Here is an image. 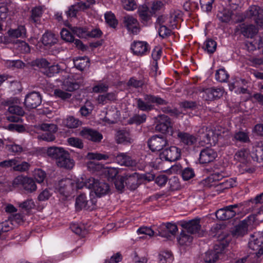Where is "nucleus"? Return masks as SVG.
<instances>
[{
    "label": "nucleus",
    "instance_id": "obj_1",
    "mask_svg": "<svg viewBox=\"0 0 263 263\" xmlns=\"http://www.w3.org/2000/svg\"><path fill=\"white\" fill-rule=\"evenodd\" d=\"M47 154L49 157L55 159L57 165L61 167L71 169L74 165L68 152L61 147H50L47 149Z\"/></svg>",
    "mask_w": 263,
    "mask_h": 263
},
{
    "label": "nucleus",
    "instance_id": "obj_2",
    "mask_svg": "<svg viewBox=\"0 0 263 263\" xmlns=\"http://www.w3.org/2000/svg\"><path fill=\"white\" fill-rule=\"evenodd\" d=\"M144 98L136 99L137 108L143 111H149L154 108V103L157 105H165L167 102L164 99L152 95L144 94Z\"/></svg>",
    "mask_w": 263,
    "mask_h": 263
},
{
    "label": "nucleus",
    "instance_id": "obj_3",
    "mask_svg": "<svg viewBox=\"0 0 263 263\" xmlns=\"http://www.w3.org/2000/svg\"><path fill=\"white\" fill-rule=\"evenodd\" d=\"M155 130L162 134H167L171 136L173 132L177 128L174 126L171 119L167 116L161 115L157 117V123L155 127Z\"/></svg>",
    "mask_w": 263,
    "mask_h": 263
},
{
    "label": "nucleus",
    "instance_id": "obj_4",
    "mask_svg": "<svg viewBox=\"0 0 263 263\" xmlns=\"http://www.w3.org/2000/svg\"><path fill=\"white\" fill-rule=\"evenodd\" d=\"M248 247L257 257L263 255V233L255 232L251 235Z\"/></svg>",
    "mask_w": 263,
    "mask_h": 263
},
{
    "label": "nucleus",
    "instance_id": "obj_5",
    "mask_svg": "<svg viewBox=\"0 0 263 263\" xmlns=\"http://www.w3.org/2000/svg\"><path fill=\"white\" fill-rule=\"evenodd\" d=\"M255 220L254 215H249L236 225L232 231V234L235 237H242L247 233L249 229H251Z\"/></svg>",
    "mask_w": 263,
    "mask_h": 263
},
{
    "label": "nucleus",
    "instance_id": "obj_6",
    "mask_svg": "<svg viewBox=\"0 0 263 263\" xmlns=\"http://www.w3.org/2000/svg\"><path fill=\"white\" fill-rule=\"evenodd\" d=\"M86 185L87 188L92 189L98 197L107 194L110 191L109 186L107 183L101 182L93 178L88 179Z\"/></svg>",
    "mask_w": 263,
    "mask_h": 263
},
{
    "label": "nucleus",
    "instance_id": "obj_7",
    "mask_svg": "<svg viewBox=\"0 0 263 263\" xmlns=\"http://www.w3.org/2000/svg\"><path fill=\"white\" fill-rule=\"evenodd\" d=\"M17 98H13L7 102L9 105L8 111L12 115L7 116V119L10 122H19L21 120L20 117L25 114V111L22 107L14 104V102L17 103Z\"/></svg>",
    "mask_w": 263,
    "mask_h": 263
},
{
    "label": "nucleus",
    "instance_id": "obj_8",
    "mask_svg": "<svg viewBox=\"0 0 263 263\" xmlns=\"http://www.w3.org/2000/svg\"><path fill=\"white\" fill-rule=\"evenodd\" d=\"M242 206L241 203L234 204L224 206L216 212V216L220 220H226L234 217L239 212V208Z\"/></svg>",
    "mask_w": 263,
    "mask_h": 263
},
{
    "label": "nucleus",
    "instance_id": "obj_9",
    "mask_svg": "<svg viewBox=\"0 0 263 263\" xmlns=\"http://www.w3.org/2000/svg\"><path fill=\"white\" fill-rule=\"evenodd\" d=\"M225 246L221 242L215 245L213 250H209L205 252L204 260L206 263L216 262L223 254Z\"/></svg>",
    "mask_w": 263,
    "mask_h": 263
},
{
    "label": "nucleus",
    "instance_id": "obj_10",
    "mask_svg": "<svg viewBox=\"0 0 263 263\" xmlns=\"http://www.w3.org/2000/svg\"><path fill=\"white\" fill-rule=\"evenodd\" d=\"M246 17L254 20L259 26L263 27V9L260 7L253 5L246 12Z\"/></svg>",
    "mask_w": 263,
    "mask_h": 263
},
{
    "label": "nucleus",
    "instance_id": "obj_11",
    "mask_svg": "<svg viewBox=\"0 0 263 263\" xmlns=\"http://www.w3.org/2000/svg\"><path fill=\"white\" fill-rule=\"evenodd\" d=\"M74 180L67 178L60 180L56 185V190L66 197L73 192Z\"/></svg>",
    "mask_w": 263,
    "mask_h": 263
},
{
    "label": "nucleus",
    "instance_id": "obj_12",
    "mask_svg": "<svg viewBox=\"0 0 263 263\" xmlns=\"http://www.w3.org/2000/svg\"><path fill=\"white\" fill-rule=\"evenodd\" d=\"M123 23L130 33L137 34L140 31L138 21L132 15H126L124 16L123 18Z\"/></svg>",
    "mask_w": 263,
    "mask_h": 263
},
{
    "label": "nucleus",
    "instance_id": "obj_13",
    "mask_svg": "<svg viewBox=\"0 0 263 263\" xmlns=\"http://www.w3.org/2000/svg\"><path fill=\"white\" fill-rule=\"evenodd\" d=\"M180 156V149L176 146H171L168 148H165L160 153L161 159L170 162L178 160Z\"/></svg>",
    "mask_w": 263,
    "mask_h": 263
},
{
    "label": "nucleus",
    "instance_id": "obj_14",
    "mask_svg": "<svg viewBox=\"0 0 263 263\" xmlns=\"http://www.w3.org/2000/svg\"><path fill=\"white\" fill-rule=\"evenodd\" d=\"M171 136L178 138L180 142L186 145H192L197 141L196 138L187 133L180 132L179 129L171 133Z\"/></svg>",
    "mask_w": 263,
    "mask_h": 263
},
{
    "label": "nucleus",
    "instance_id": "obj_15",
    "mask_svg": "<svg viewBox=\"0 0 263 263\" xmlns=\"http://www.w3.org/2000/svg\"><path fill=\"white\" fill-rule=\"evenodd\" d=\"M148 144L153 152L160 151L168 144V141L162 136H154L148 141Z\"/></svg>",
    "mask_w": 263,
    "mask_h": 263
},
{
    "label": "nucleus",
    "instance_id": "obj_16",
    "mask_svg": "<svg viewBox=\"0 0 263 263\" xmlns=\"http://www.w3.org/2000/svg\"><path fill=\"white\" fill-rule=\"evenodd\" d=\"M181 226L187 230V233L198 234L199 235H202L200 220L199 219H193L189 221H181Z\"/></svg>",
    "mask_w": 263,
    "mask_h": 263
},
{
    "label": "nucleus",
    "instance_id": "obj_17",
    "mask_svg": "<svg viewBox=\"0 0 263 263\" xmlns=\"http://www.w3.org/2000/svg\"><path fill=\"white\" fill-rule=\"evenodd\" d=\"M41 95L35 91L27 95L24 101L26 107L29 109L36 108L41 104Z\"/></svg>",
    "mask_w": 263,
    "mask_h": 263
},
{
    "label": "nucleus",
    "instance_id": "obj_18",
    "mask_svg": "<svg viewBox=\"0 0 263 263\" xmlns=\"http://www.w3.org/2000/svg\"><path fill=\"white\" fill-rule=\"evenodd\" d=\"M247 84V81L245 79L237 78L229 84V89L237 93H247L248 91L246 87Z\"/></svg>",
    "mask_w": 263,
    "mask_h": 263
},
{
    "label": "nucleus",
    "instance_id": "obj_19",
    "mask_svg": "<svg viewBox=\"0 0 263 263\" xmlns=\"http://www.w3.org/2000/svg\"><path fill=\"white\" fill-rule=\"evenodd\" d=\"M40 128L42 130L49 132L42 136V139L48 142L53 141L55 139V136L53 134L57 130V127L54 124L43 123Z\"/></svg>",
    "mask_w": 263,
    "mask_h": 263
},
{
    "label": "nucleus",
    "instance_id": "obj_20",
    "mask_svg": "<svg viewBox=\"0 0 263 263\" xmlns=\"http://www.w3.org/2000/svg\"><path fill=\"white\" fill-rule=\"evenodd\" d=\"M217 156V153L214 149L208 147L204 148L200 153L199 162L202 164L211 162Z\"/></svg>",
    "mask_w": 263,
    "mask_h": 263
},
{
    "label": "nucleus",
    "instance_id": "obj_21",
    "mask_svg": "<svg viewBox=\"0 0 263 263\" xmlns=\"http://www.w3.org/2000/svg\"><path fill=\"white\" fill-rule=\"evenodd\" d=\"M76 208L77 210L86 209L91 210L93 209L92 201L87 200L86 195L81 194L76 198Z\"/></svg>",
    "mask_w": 263,
    "mask_h": 263
},
{
    "label": "nucleus",
    "instance_id": "obj_22",
    "mask_svg": "<svg viewBox=\"0 0 263 263\" xmlns=\"http://www.w3.org/2000/svg\"><path fill=\"white\" fill-rule=\"evenodd\" d=\"M80 134L84 138L93 142H100L103 138L102 135L99 132L86 127L83 128Z\"/></svg>",
    "mask_w": 263,
    "mask_h": 263
},
{
    "label": "nucleus",
    "instance_id": "obj_23",
    "mask_svg": "<svg viewBox=\"0 0 263 263\" xmlns=\"http://www.w3.org/2000/svg\"><path fill=\"white\" fill-rule=\"evenodd\" d=\"M236 31L240 33L247 37H253L258 32L257 29L253 25H246L242 24L238 26L236 29Z\"/></svg>",
    "mask_w": 263,
    "mask_h": 263
},
{
    "label": "nucleus",
    "instance_id": "obj_24",
    "mask_svg": "<svg viewBox=\"0 0 263 263\" xmlns=\"http://www.w3.org/2000/svg\"><path fill=\"white\" fill-rule=\"evenodd\" d=\"M130 48L135 55H143L148 52L149 46L145 42L138 41L134 42L131 45Z\"/></svg>",
    "mask_w": 263,
    "mask_h": 263
},
{
    "label": "nucleus",
    "instance_id": "obj_25",
    "mask_svg": "<svg viewBox=\"0 0 263 263\" xmlns=\"http://www.w3.org/2000/svg\"><path fill=\"white\" fill-rule=\"evenodd\" d=\"M206 132L205 133L200 132L201 135L200 136V138L202 139L203 142L204 144H214L217 141V136L215 135L213 130L211 129H208L205 128Z\"/></svg>",
    "mask_w": 263,
    "mask_h": 263
},
{
    "label": "nucleus",
    "instance_id": "obj_26",
    "mask_svg": "<svg viewBox=\"0 0 263 263\" xmlns=\"http://www.w3.org/2000/svg\"><path fill=\"white\" fill-rule=\"evenodd\" d=\"M116 140L118 143L124 144H130L134 141L130 134L126 130L118 131L116 134Z\"/></svg>",
    "mask_w": 263,
    "mask_h": 263
},
{
    "label": "nucleus",
    "instance_id": "obj_27",
    "mask_svg": "<svg viewBox=\"0 0 263 263\" xmlns=\"http://www.w3.org/2000/svg\"><path fill=\"white\" fill-rule=\"evenodd\" d=\"M116 161L121 165L133 166L135 164L131 157L126 153H119L116 157Z\"/></svg>",
    "mask_w": 263,
    "mask_h": 263
},
{
    "label": "nucleus",
    "instance_id": "obj_28",
    "mask_svg": "<svg viewBox=\"0 0 263 263\" xmlns=\"http://www.w3.org/2000/svg\"><path fill=\"white\" fill-rule=\"evenodd\" d=\"M42 41L45 46L50 47L57 44L58 40L55 34L47 31L43 35Z\"/></svg>",
    "mask_w": 263,
    "mask_h": 263
},
{
    "label": "nucleus",
    "instance_id": "obj_29",
    "mask_svg": "<svg viewBox=\"0 0 263 263\" xmlns=\"http://www.w3.org/2000/svg\"><path fill=\"white\" fill-rule=\"evenodd\" d=\"M43 13L42 7L38 6L33 8L31 10V14L30 17V21L35 24H39L41 23V19Z\"/></svg>",
    "mask_w": 263,
    "mask_h": 263
},
{
    "label": "nucleus",
    "instance_id": "obj_30",
    "mask_svg": "<svg viewBox=\"0 0 263 263\" xmlns=\"http://www.w3.org/2000/svg\"><path fill=\"white\" fill-rule=\"evenodd\" d=\"M8 34L13 38L24 37L26 36V30L24 26L21 25L15 29L9 30Z\"/></svg>",
    "mask_w": 263,
    "mask_h": 263
},
{
    "label": "nucleus",
    "instance_id": "obj_31",
    "mask_svg": "<svg viewBox=\"0 0 263 263\" xmlns=\"http://www.w3.org/2000/svg\"><path fill=\"white\" fill-rule=\"evenodd\" d=\"M179 244L181 246H189L192 240L193 237L184 232H182L177 238Z\"/></svg>",
    "mask_w": 263,
    "mask_h": 263
},
{
    "label": "nucleus",
    "instance_id": "obj_32",
    "mask_svg": "<svg viewBox=\"0 0 263 263\" xmlns=\"http://www.w3.org/2000/svg\"><path fill=\"white\" fill-rule=\"evenodd\" d=\"M182 13L179 10H171L170 13L171 27L174 29L176 27L177 22L182 17Z\"/></svg>",
    "mask_w": 263,
    "mask_h": 263
},
{
    "label": "nucleus",
    "instance_id": "obj_33",
    "mask_svg": "<svg viewBox=\"0 0 263 263\" xmlns=\"http://www.w3.org/2000/svg\"><path fill=\"white\" fill-rule=\"evenodd\" d=\"M216 47V42L212 39L206 40L202 46L203 50L209 54L213 53L215 51Z\"/></svg>",
    "mask_w": 263,
    "mask_h": 263
},
{
    "label": "nucleus",
    "instance_id": "obj_34",
    "mask_svg": "<svg viewBox=\"0 0 263 263\" xmlns=\"http://www.w3.org/2000/svg\"><path fill=\"white\" fill-rule=\"evenodd\" d=\"M125 177V183L132 189H135L137 186V175L136 173L130 175L126 174Z\"/></svg>",
    "mask_w": 263,
    "mask_h": 263
},
{
    "label": "nucleus",
    "instance_id": "obj_35",
    "mask_svg": "<svg viewBox=\"0 0 263 263\" xmlns=\"http://www.w3.org/2000/svg\"><path fill=\"white\" fill-rule=\"evenodd\" d=\"M232 12L229 9H223L217 14V18L223 23H228L231 20Z\"/></svg>",
    "mask_w": 263,
    "mask_h": 263
},
{
    "label": "nucleus",
    "instance_id": "obj_36",
    "mask_svg": "<svg viewBox=\"0 0 263 263\" xmlns=\"http://www.w3.org/2000/svg\"><path fill=\"white\" fill-rule=\"evenodd\" d=\"M61 69L62 68L58 64L52 66L49 65L48 67L43 70V72L48 77H53L55 73H59Z\"/></svg>",
    "mask_w": 263,
    "mask_h": 263
},
{
    "label": "nucleus",
    "instance_id": "obj_37",
    "mask_svg": "<svg viewBox=\"0 0 263 263\" xmlns=\"http://www.w3.org/2000/svg\"><path fill=\"white\" fill-rule=\"evenodd\" d=\"M23 188L26 191L31 193L36 190V185L32 178L26 177L24 181Z\"/></svg>",
    "mask_w": 263,
    "mask_h": 263
},
{
    "label": "nucleus",
    "instance_id": "obj_38",
    "mask_svg": "<svg viewBox=\"0 0 263 263\" xmlns=\"http://www.w3.org/2000/svg\"><path fill=\"white\" fill-rule=\"evenodd\" d=\"M172 254L168 251L162 252L158 256V261L160 263H172Z\"/></svg>",
    "mask_w": 263,
    "mask_h": 263
},
{
    "label": "nucleus",
    "instance_id": "obj_39",
    "mask_svg": "<svg viewBox=\"0 0 263 263\" xmlns=\"http://www.w3.org/2000/svg\"><path fill=\"white\" fill-rule=\"evenodd\" d=\"M74 66L80 70H83L89 66V61L87 58H79L74 61Z\"/></svg>",
    "mask_w": 263,
    "mask_h": 263
},
{
    "label": "nucleus",
    "instance_id": "obj_40",
    "mask_svg": "<svg viewBox=\"0 0 263 263\" xmlns=\"http://www.w3.org/2000/svg\"><path fill=\"white\" fill-rule=\"evenodd\" d=\"M64 124L68 128H77L81 124V122L73 117H68L64 122Z\"/></svg>",
    "mask_w": 263,
    "mask_h": 263
},
{
    "label": "nucleus",
    "instance_id": "obj_41",
    "mask_svg": "<svg viewBox=\"0 0 263 263\" xmlns=\"http://www.w3.org/2000/svg\"><path fill=\"white\" fill-rule=\"evenodd\" d=\"M116 95L114 93H108L106 95H100L98 97V101L99 103L106 104L108 101L115 100Z\"/></svg>",
    "mask_w": 263,
    "mask_h": 263
},
{
    "label": "nucleus",
    "instance_id": "obj_42",
    "mask_svg": "<svg viewBox=\"0 0 263 263\" xmlns=\"http://www.w3.org/2000/svg\"><path fill=\"white\" fill-rule=\"evenodd\" d=\"M229 75L224 69H220L215 73L216 80L220 82H225L228 79Z\"/></svg>",
    "mask_w": 263,
    "mask_h": 263
},
{
    "label": "nucleus",
    "instance_id": "obj_43",
    "mask_svg": "<svg viewBox=\"0 0 263 263\" xmlns=\"http://www.w3.org/2000/svg\"><path fill=\"white\" fill-rule=\"evenodd\" d=\"M146 119V116L145 114L135 115L129 119L128 122L129 124H136L139 125L144 123Z\"/></svg>",
    "mask_w": 263,
    "mask_h": 263
},
{
    "label": "nucleus",
    "instance_id": "obj_44",
    "mask_svg": "<svg viewBox=\"0 0 263 263\" xmlns=\"http://www.w3.org/2000/svg\"><path fill=\"white\" fill-rule=\"evenodd\" d=\"M87 158L89 160H107L109 156L107 154H100L98 153H88L87 155Z\"/></svg>",
    "mask_w": 263,
    "mask_h": 263
},
{
    "label": "nucleus",
    "instance_id": "obj_45",
    "mask_svg": "<svg viewBox=\"0 0 263 263\" xmlns=\"http://www.w3.org/2000/svg\"><path fill=\"white\" fill-rule=\"evenodd\" d=\"M15 45L17 50L22 53H28L30 52V48L29 45L24 41L18 40Z\"/></svg>",
    "mask_w": 263,
    "mask_h": 263
},
{
    "label": "nucleus",
    "instance_id": "obj_46",
    "mask_svg": "<svg viewBox=\"0 0 263 263\" xmlns=\"http://www.w3.org/2000/svg\"><path fill=\"white\" fill-rule=\"evenodd\" d=\"M105 18L106 22L112 28H115L118 24L115 15L111 12H108L105 14Z\"/></svg>",
    "mask_w": 263,
    "mask_h": 263
},
{
    "label": "nucleus",
    "instance_id": "obj_47",
    "mask_svg": "<svg viewBox=\"0 0 263 263\" xmlns=\"http://www.w3.org/2000/svg\"><path fill=\"white\" fill-rule=\"evenodd\" d=\"M138 12L139 16L142 21H147L150 18L148 9L146 6H142L139 7Z\"/></svg>",
    "mask_w": 263,
    "mask_h": 263
},
{
    "label": "nucleus",
    "instance_id": "obj_48",
    "mask_svg": "<svg viewBox=\"0 0 263 263\" xmlns=\"http://www.w3.org/2000/svg\"><path fill=\"white\" fill-rule=\"evenodd\" d=\"M161 231L165 230H168L171 236H174L178 231L177 227L176 224L171 223H167L166 224H161Z\"/></svg>",
    "mask_w": 263,
    "mask_h": 263
},
{
    "label": "nucleus",
    "instance_id": "obj_49",
    "mask_svg": "<svg viewBox=\"0 0 263 263\" xmlns=\"http://www.w3.org/2000/svg\"><path fill=\"white\" fill-rule=\"evenodd\" d=\"M145 83V81L143 80H137L135 78H131L127 82L128 86L133 87L135 88L142 87Z\"/></svg>",
    "mask_w": 263,
    "mask_h": 263
},
{
    "label": "nucleus",
    "instance_id": "obj_50",
    "mask_svg": "<svg viewBox=\"0 0 263 263\" xmlns=\"http://www.w3.org/2000/svg\"><path fill=\"white\" fill-rule=\"evenodd\" d=\"M235 140L241 142H247L249 141V137L247 133L239 131L236 133L234 136Z\"/></svg>",
    "mask_w": 263,
    "mask_h": 263
},
{
    "label": "nucleus",
    "instance_id": "obj_51",
    "mask_svg": "<svg viewBox=\"0 0 263 263\" xmlns=\"http://www.w3.org/2000/svg\"><path fill=\"white\" fill-rule=\"evenodd\" d=\"M70 228L74 233L81 236H84L86 233V231L84 229V227L80 226L78 223H72Z\"/></svg>",
    "mask_w": 263,
    "mask_h": 263
},
{
    "label": "nucleus",
    "instance_id": "obj_52",
    "mask_svg": "<svg viewBox=\"0 0 263 263\" xmlns=\"http://www.w3.org/2000/svg\"><path fill=\"white\" fill-rule=\"evenodd\" d=\"M29 166V164L26 162L24 161L20 163L19 159L17 158L16 164L14 165L13 168L15 171L24 172L28 170Z\"/></svg>",
    "mask_w": 263,
    "mask_h": 263
},
{
    "label": "nucleus",
    "instance_id": "obj_53",
    "mask_svg": "<svg viewBox=\"0 0 263 263\" xmlns=\"http://www.w3.org/2000/svg\"><path fill=\"white\" fill-rule=\"evenodd\" d=\"M248 157V153L245 149H241L235 155V159L243 163L247 161Z\"/></svg>",
    "mask_w": 263,
    "mask_h": 263
},
{
    "label": "nucleus",
    "instance_id": "obj_54",
    "mask_svg": "<svg viewBox=\"0 0 263 263\" xmlns=\"http://www.w3.org/2000/svg\"><path fill=\"white\" fill-rule=\"evenodd\" d=\"M13 223L10 219L0 223V235L3 232H6L13 228Z\"/></svg>",
    "mask_w": 263,
    "mask_h": 263
},
{
    "label": "nucleus",
    "instance_id": "obj_55",
    "mask_svg": "<svg viewBox=\"0 0 263 263\" xmlns=\"http://www.w3.org/2000/svg\"><path fill=\"white\" fill-rule=\"evenodd\" d=\"M79 87V86L77 83H73L68 80L65 81L63 85V88L69 92L78 89Z\"/></svg>",
    "mask_w": 263,
    "mask_h": 263
},
{
    "label": "nucleus",
    "instance_id": "obj_56",
    "mask_svg": "<svg viewBox=\"0 0 263 263\" xmlns=\"http://www.w3.org/2000/svg\"><path fill=\"white\" fill-rule=\"evenodd\" d=\"M73 33L79 37L86 38L88 36V31L86 28L80 27H73L72 29Z\"/></svg>",
    "mask_w": 263,
    "mask_h": 263
},
{
    "label": "nucleus",
    "instance_id": "obj_57",
    "mask_svg": "<svg viewBox=\"0 0 263 263\" xmlns=\"http://www.w3.org/2000/svg\"><path fill=\"white\" fill-rule=\"evenodd\" d=\"M156 23L158 25H164L171 27V21L170 16L162 15L159 16L157 20Z\"/></svg>",
    "mask_w": 263,
    "mask_h": 263
},
{
    "label": "nucleus",
    "instance_id": "obj_58",
    "mask_svg": "<svg viewBox=\"0 0 263 263\" xmlns=\"http://www.w3.org/2000/svg\"><path fill=\"white\" fill-rule=\"evenodd\" d=\"M18 205L26 211H29L35 207L34 202L32 199H27L23 202L18 203Z\"/></svg>",
    "mask_w": 263,
    "mask_h": 263
},
{
    "label": "nucleus",
    "instance_id": "obj_59",
    "mask_svg": "<svg viewBox=\"0 0 263 263\" xmlns=\"http://www.w3.org/2000/svg\"><path fill=\"white\" fill-rule=\"evenodd\" d=\"M69 144L73 147L82 148L83 147V143L80 139L76 137H71L67 139Z\"/></svg>",
    "mask_w": 263,
    "mask_h": 263
},
{
    "label": "nucleus",
    "instance_id": "obj_60",
    "mask_svg": "<svg viewBox=\"0 0 263 263\" xmlns=\"http://www.w3.org/2000/svg\"><path fill=\"white\" fill-rule=\"evenodd\" d=\"M214 1V0H200V4L202 10L207 12L211 11Z\"/></svg>",
    "mask_w": 263,
    "mask_h": 263
},
{
    "label": "nucleus",
    "instance_id": "obj_61",
    "mask_svg": "<svg viewBox=\"0 0 263 263\" xmlns=\"http://www.w3.org/2000/svg\"><path fill=\"white\" fill-rule=\"evenodd\" d=\"M137 233L138 235L144 234L152 237L154 235L155 232L150 227H141L137 230Z\"/></svg>",
    "mask_w": 263,
    "mask_h": 263
},
{
    "label": "nucleus",
    "instance_id": "obj_62",
    "mask_svg": "<svg viewBox=\"0 0 263 263\" xmlns=\"http://www.w3.org/2000/svg\"><path fill=\"white\" fill-rule=\"evenodd\" d=\"M195 176L194 171L193 168L186 167L182 172V177L184 180H188Z\"/></svg>",
    "mask_w": 263,
    "mask_h": 263
},
{
    "label": "nucleus",
    "instance_id": "obj_63",
    "mask_svg": "<svg viewBox=\"0 0 263 263\" xmlns=\"http://www.w3.org/2000/svg\"><path fill=\"white\" fill-rule=\"evenodd\" d=\"M34 177L37 182L41 183L44 181L46 177V173L41 169L36 170L34 173Z\"/></svg>",
    "mask_w": 263,
    "mask_h": 263
},
{
    "label": "nucleus",
    "instance_id": "obj_64",
    "mask_svg": "<svg viewBox=\"0 0 263 263\" xmlns=\"http://www.w3.org/2000/svg\"><path fill=\"white\" fill-rule=\"evenodd\" d=\"M61 37L63 40L68 42H72L74 41L72 34L66 29H63L61 31Z\"/></svg>",
    "mask_w": 263,
    "mask_h": 263
}]
</instances>
